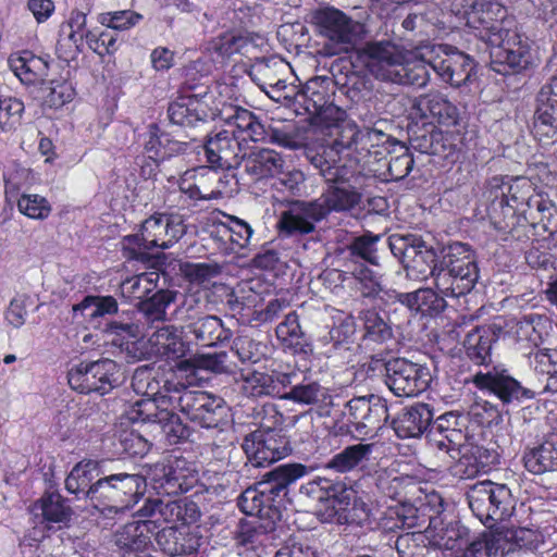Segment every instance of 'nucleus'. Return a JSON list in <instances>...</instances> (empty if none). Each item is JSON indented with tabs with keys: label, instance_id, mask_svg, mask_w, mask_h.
<instances>
[{
	"label": "nucleus",
	"instance_id": "4d7b16f0",
	"mask_svg": "<svg viewBox=\"0 0 557 557\" xmlns=\"http://www.w3.org/2000/svg\"><path fill=\"white\" fill-rule=\"evenodd\" d=\"M275 332L277 339L285 348H289L294 352L301 350L304 332L296 312L288 313L285 320L276 326Z\"/></svg>",
	"mask_w": 557,
	"mask_h": 557
},
{
	"label": "nucleus",
	"instance_id": "b1692460",
	"mask_svg": "<svg viewBox=\"0 0 557 557\" xmlns=\"http://www.w3.org/2000/svg\"><path fill=\"white\" fill-rule=\"evenodd\" d=\"M156 540L160 548L171 556L193 554L201 544L198 530L188 523L163 528L157 533Z\"/></svg>",
	"mask_w": 557,
	"mask_h": 557
},
{
	"label": "nucleus",
	"instance_id": "052dcab7",
	"mask_svg": "<svg viewBox=\"0 0 557 557\" xmlns=\"http://www.w3.org/2000/svg\"><path fill=\"white\" fill-rule=\"evenodd\" d=\"M240 375L243 379L242 388L250 397L273 395L277 392L273 377L264 372L252 371Z\"/></svg>",
	"mask_w": 557,
	"mask_h": 557
},
{
	"label": "nucleus",
	"instance_id": "ddd939ff",
	"mask_svg": "<svg viewBox=\"0 0 557 557\" xmlns=\"http://www.w3.org/2000/svg\"><path fill=\"white\" fill-rule=\"evenodd\" d=\"M473 383L480 389H487L494 394L504 405H519L533 399L537 394L535 388L522 386L503 367H493L485 373L478 372L473 376Z\"/></svg>",
	"mask_w": 557,
	"mask_h": 557
},
{
	"label": "nucleus",
	"instance_id": "423d86ee",
	"mask_svg": "<svg viewBox=\"0 0 557 557\" xmlns=\"http://www.w3.org/2000/svg\"><path fill=\"white\" fill-rule=\"evenodd\" d=\"M314 18L325 39L319 51L323 57L347 53L360 38L362 25L338 9H322L315 13Z\"/></svg>",
	"mask_w": 557,
	"mask_h": 557
},
{
	"label": "nucleus",
	"instance_id": "bb28decb",
	"mask_svg": "<svg viewBox=\"0 0 557 557\" xmlns=\"http://www.w3.org/2000/svg\"><path fill=\"white\" fill-rule=\"evenodd\" d=\"M322 219V213L313 201L297 202L281 214L278 227L286 235L309 234Z\"/></svg>",
	"mask_w": 557,
	"mask_h": 557
},
{
	"label": "nucleus",
	"instance_id": "680f3d73",
	"mask_svg": "<svg viewBox=\"0 0 557 557\" xmlns=\"http://www.w3.org/2000/svg\"><path fill=\"white\" fill-rule=\"evenodd\" d=\"M165 381H171L165 379ZM132 386L137 394L144 396V398H157L168 394L164 389V380H158L153 376L151 371L148 370H136Z\"/></svg>",
	"mask_w": 557,
	"mask_h": 557
},
{
	"label": "nucleus",
	"instance_id": "6ab92c4d",
	"mask_svg": "<svg viewBox=\"0 0 557 557\" xmlns=\"http://www.w3.org/2000/svg\"><path fill=\"white\" fill-rule=\"evenodd\" d=\"M205 151L211 168L215 169L236 168L245 159L239 139L231 129H222L209 137Z\"/></svg>",
	"mask_w": 557,
	"mask_h": 557
},
{
	"label": "nucleus",
	"instance_id": "dca6fc26",
	"mask_svg": "<svg viewBox=\"0 0 557 557\" xmlns=\"http://www.w3.org/2000/svg\"><path fill=\"white\" fill-rule=\"evenodd\" d=\"M165 392L161 397L141 398L132 405L127 418L132 422L160 423L170 419L171 409H177V381H164Z\"/></svg>",
	"mask_w": 557,
	"mask_h": 557
},
{
	"label": "nucleus",
	"instance_id": "4468645a",
	"mask_svg": "<svg viewBox=\"0 0 557 557\" xmlns=\"http://www.w3.org/2000/svg\"><path fill=\"white\" fill-rule=\"evenodd\" d=\"M151 481L160 494L177 495L193 487L197 481V472L185 458L174 457L166 463H157L153 467Z\"/></svg>",
	"mask_w": 557,
	"mask_h": 557
},
{
	"label": "nucleus",
	"instance_id": "6e6d98bb",
	"mask_svg": "<svg viewBox=\"0 0 557 557\" xmlns=\"http://www.w3.org/2000/svg\"><path fill=\"white\" fill-rule=\"evenodd\" d=\"M364 329V339L374 343H385L393 337V330L388 322L375 310H364L361 313Z\"/></svg>",
	"mask_w": 557,
	"mask_h": 557
},
{
	"label": "nucleus",
	"instance_id": "5fc2aeb1",
	"mask_svg": "<svg viewBox=\"0 0 557 557\" xmlns=\"http://www.w3.org/2000/svg\"><path fill=\"white\" fill-rule=\"evenodd\" d=\"M74 313L90 320L117 312V302L112 296H87L83 301L73 306Z\"/></svg>",
	"mask_w": 557,
	"mask_h": 557
},
{
	"label": "nucleus",
	"instance_id": "c03bdc74",
	"mask_svg": "<svg viewBox=\"0 0 557 557\" xmlns=\"http://www.w3.org/2000/svg\"><path fill=\"white\" fill-rule=\"evenodd\" d=\"M98 462L91 459L76 463L65 479V488L71 494H83L86 498L87 491L94 484L97 476Z\"/></svg>",
	"mask_w": 557,
	"mask_h": 557
},
{
	"label": "nucleus",
	"instance_id": "20e7f679",
	"mask_svg": "<svg viewBox=\"0 0 557 557\" xmlns=\"http://www.w3.org/2000/svg\"><path fill=\"white\" fill-rule=\"evenodd\" d=\"M146 486L140 474L116 473L98 479L87 491L86 499L101 512L131 508Z\"/></svg>",
	"mask_w": 557,
	"mask_h": 557
},
{
	"label": "nucleus",
	"instance_id": "2f4dec72",
	"mask_svg": "<svg viewBox=\"0 0 557 557\" xmlns=\"http://www.w3.org/2000/svg\"><path fill=\"white\" fill-rule=\"evenodd\" d=\"M9 65L25 85H41L48 75V63L27 50L12 54L9 58Z\"/></svg>",
	"mask_w": 557,
	"mask_h": 557
},
{
	"label": "nucleus",
	"instance_id": "f8f14e48",
	"mask_svg": "<svg viewBox=\"0 0 557 557\" xmlns=\"http://www.w3.org/2000/svg\"><path fill=\"white\" fill-rule=\"evenodd\" d=\"M502 42H492L490 46L492 69L500 74L508 70L520 71L533 63L529 39L518 33L517 25L507 36H502Z\"/></svg>",
	"mask_w": 557,
	"mask_h": 557
},
{
	"label": "nucleus",
	"instance_id": "ea45409f",
	"mask_svg": "<svg viewBox=\"0 0 557 557\" xmlns=\"http://www.w3.org/2000/svg\"><path fill=\"white\" fill-rule=\"evenodd\" d=\"M152 532L148 520H137L125 524L115 533V544L126 550L140 552L150 544Z\"/></svg>",
	"mask_w": 557,
	"mask_h": 557
},
{
	"label": "nucleus",
	"instance_id": "de8ad7c7",
	"mask_svg": "<svg viewBox=\"0 0 557 557\" xmlns=\"http://www.w3.org/2000/svg\"><path fill=\"white\" fill-rule=\"evenodd\" d=\"M357 281V289L363 297L380 298L385 302H395V298H388L387 293H397L392 289H384L381 285L380 277L367 267L360 265L351 272Z\"/></svg>",
	"mask_w": 557,
	"mask_h": 557
},
{
	"label": "nucleus",
	"instance_id": "338daca9",
	"mask_svg": "<svg viewBox=\"0 0 557 557\" xmlns=\"http://www.w3.org/2000/svg\"><path fill=\"white\" fill-rule=\"evenodd\" d=\"M301 492L310 496L312 499L324 500L330 498H338L339 493L344 492L341 483H334L325 478H317L301 486Z\"/></svg>",
	"mask_w": 557,
	"mask_h": 557
},
{
	"label": "nucleus",
	"instance_id": "9d476101",
	"mask_svg": "<svg viewBox=\"0 0 557 557\" xmlns=\"http://www.w3.org/2000/svg\"><path fill=\"white\" fill-rule=\"evenodd\" d=\"M385 383L396 396L413 397L424 392L431 382L426 367L395 358L385 364Z\"/></svg>",
	"mask_w": 557,
	"mask_h": 557
},
{
	"label": "nucleus",
	"instance_id": "aec40b11",
	"mask_svg": "<svg viewBox=\"0 0 557 557\" xmlns=\"http://www.w3.org/2000/svg\"><path fill=\"white\" fill-rule=\"evenodd\" d=\"M412 113L430 123L455 126L459 121V110L440 91H430L416 98Z\"/></svg>",
	"mask_w": 557,
	"mask_h": 557
},
{
	"label": "nucleus",
	"instance_id": "5701e85b",
	"mask_svg": "<svg viewBox=\"0 0 557 557\" xmlns=\"http://www.w3.org/2000/svg\"><path fill=\"white\" fill-rule=\"evenodd\" d=\"M275 528V522L249 520L239 523L235 536L238 555L245 557H262L265 546L270 541V532Z\"/></svg>",
	"mask_w": 557,
	"mask_h": 557
},
{
	"label": "nucleus",
	"instance_id": "f257e3e1",
	"mask_svg": "<svg viewBox=\"0 0 557 557\" xmlns=\"http://www.w3.org/2000/svg\"><path fill=\"white\" fill-rule=\"evenodd\" d=\"M357 55L376 79L419 88L430 82L428 66L453 87L466 84L474 69L468 54L449 45H425L407 50L391 40L368 41L358 49Z\"/></svg>",
	"mask_w": 557,
	"mask_h": 557
},
{
	"label": "nucleus",
	"instance_id": "13d9d810",
	"mask_svg": "<svg viewBox=\"0 0 557 557\" xmlns=\"http://www.w3.org/2000/svg\"><path fill=\"white\" fill-rule=\"evenodd\" d=\"M16 205L18 212L32 220H47L52 212L49 200L38 194H22L16 199Z\"/></svg>",
	"mask_w": 557,
	"mask_h": 557
},
{
	"label": "nucleus",
	"instance_id": "0e129e2a",
	"mask_svg": "<svg viewBox=\"0 0 557 557\" xmlns=\"http://www.w3.org/2000/svg\"><path fill=\"white\" fill-rule=\"evenodd\" d=\"M221 119L226 123L227 129L245 135L249 125H251L255 114L244 108L237 106H224L220 111Z\"/></svg>",
	"mask_w": 557,
	"mask_h": 557
},
{
	"label": "nucleus",
	"instance_id": "7c9ffc66",
	"mask_svg": "<svg viewBox=\"0 0 557 557\" xmlns=\"http://www.w3.org/2000/svg\"><path fill=\"white\" fill-rule=\"evenodd\" d=\"M218 178L215 172L207 168L186 171L180 180V190L190 200H210L220 197L219 190L211 189L208 183Z\"/></svg>",
	"mask_w": 557,
	"mask_h": 557
},
{
	"label": "nucleus",
	"instance_id": "72a5a7b5",
	"mask_svg": "<svg viewBox=\"0 0 557 557\" xmlns=\"http://www.w3.org/2000/svg\"><path fill=\"white\" fill-rule=\"evenodd\" d=\"M523 460L527 470L534 474L557 471V430L550 432L540 446L525 453Z\"/></svg>",
	"mask_w": 557,
	"mask_h": 557
},
{
	"label": "nucleus",
	"instance_id": "39448f33",
	"mask_svg": "<svg viewBox=\"0 0 557 557\" xmlns=\"http://www.w3.org/2000/svg\"><path fill=\"white\" fill-rule=\"evenodd\" d=\"M468 504L474 516L484 524L508 519L516 507L511 490L490 480L476 482L467 492Z\"/></svg>",
	"mask_w": 557,
	"mask_h": 557
},
{
	"label": "nucleus",
	"instance_id": "603ef678",
	"mask_svg": "<svg viewBox=\"0 0 557 557\" xmlns=\"http://www.w3.org/2000/svg\"><path fill=\"white\" fill-rule=\"evenodd\" d=\"M286 69V64L276 58L259 59L249 70L250 78L263 90Z\"/></svg>",
	"mask_w": 557,
	"mask_h": 557
},
{
	"label": "nucleus",
	"instance_id": "8fccbe9b",
	"mask_svg": "<svg viewBox=\"0 0 557 557\" xmlns=\"http://www.w3.org/2000/svg\"><path fill=\"white\" fill-rule=\"evenodd\" d=\"M159 274L156 272H145L126 278L121 284L122 295L129 300H145L158 285Z\"/></svg>",
	"mask_w": 557,
	"mask_h": 557
},
{
	"label": "nucleus",
	"instance_id": "a19ab883",
	"mask_svg": "<svg viewBox=\"0 0 557 557\" xmlns=\"http://www.w3.org/2000/svg\"><path fill=\"white\" fill-rule=\"evenodd\" d=\"M201 103L194 96H181L169 104L168 116L172 124L194 126L203 120Z\"/></svg>",
	"mask_w": 557,
	"mask_h": 557
},
{
	"label": "nucleus",
	"instance_id": "9b49d317",
	"mask_svg": "<svg viewBox=\"0 0 557 557\" xmlns=\"http://www.w3.org/2000/svg\"><path fill=\"white\" fill-rule=\"evenodd\" d=\"M185 234V225L180 216L154 214L144 221L140 235L126 237L129 244L134 243L144 249H168Z\"/></svg>",
	"mask_w": 557,
	"mask_h": 557
},
{
	"label": "nucleus",
	"instance_id": "69168bd1",
	"mask_svg": "<svg viewBox=\"0 0 557 557\" xmlns=\"http://www.w3.org/2000/svg\"><path fill=\"white\" fill-rule=\"evenodd\" d=\"M143 20V15L132 10H120L101 13L98 22L114 30H127L136 26Z\"/></svg>",
	"mask_w": 557,
	"mask_h": 557
},
{
	"label": "nucleus",
	"instance_id": "37998d69",
	"mask_svg": "<svg viewBox=\"0 0 557 557\" xmlns=\"http://www.w3.org/2000/svg\"><path fill=\"white\" fill-rule=\"evenodd\" d=\"M339 153H336L330 145L323 147L322 152H318L311 157L312 165L319 170L324 180L329 182H343L349 170L346 165L337 164Z\"/></svg>",
	"mask_w": 557,
	"mask_h": 557
},
{
	"label": "nucleus",
	"instance_id": "f704fd0d",
	"mask_svg": "<svg viewBox=\"0 0 557 557\" xmlns=\"http://www.w3.org/2000/svg\"><path fill=\"white\" fill-rule=\"evenodd\" d=\"M186 145L184 143L173 140L168 134L162 133L157 124H150L148 126L144 150L147 157L154 163L182 153Z\"/></svg>",
	"mask_w": 557,
	"mask_h": 557
},
{
	"label": "nucleus",
	"instance_id": "bf43d9fd",
	"mask_svg": "<svg viewBox=\"0 0 557 557\" xmlns=\"http://www.w3.org/2000/svg\"><path fill=\"white\" fill-rule=\"evenodd\" d=\"M42 102L50 108H59L74 98V88L66 81H50L40 87Z\"/></svg>",
	"mask_w": 557,
	"mask_h": 557
},
{
	"label": "nucleus",
	"instance_id": "79ce46f5",
	"mask_svg": "<svg viewBox=\"0 0 557 557\" xmlns=\"http://www.w3.org/2000/svg\"><path fill=\"white\" fill-rule=\"evenodd\" d=\"M371 453V444L359 443L350 445L335 454L327 461L325 468L338 473H347L355 470L363 461L368 460Z\"/></svg>",
	"mask_w": 557,
	"mask_h": 557
},
{
	"label": "nucleus",
	"instance_id": "58836bf2",
	"mask_svg": "<svg viewBox=\"0 0 557 557\" xmlns=\"http://www.w3.org/2000/svg\"><path fill=\"white\" fill-rule=\"evenodd\" d=\"M534 372L537 375L539 393H556L557 392V351L556 350H537L533 357Z\"/></svg>",
	"mask_w": 557,
	"mask_h": 557
},
{
	"label": "nucleus",
	"instance_id": "393cba45",
	"mask_svg": "<svg viewBox=\"0 0 557 557\" xmlns=\"http://www.w3.org/2000/svg\"><path fill=\"white\" fill-rule=\"evenodd\" d=\"M459 455L456 471L461 478L470 479L488 472L497 462V454L468 440L456 450Z\"/></svg>",
	"mask_w": 557,
	"mask_h": 557
},
{
	"label": "nucleus",
	"instance_id": "774afa93",
	"mask_svg": "<svg viewBox=\"0 0 557 557\" xmlns=\"http://www.w3.org/2000/svg\"><path fill=\"white\" fill-rule=\"evenodd\" d=\"M530 189L531 183L524 178L517 177L511 183L507 182L505 206L513 210H520V207L525 203L531 208Z\"/></svg>",
	"mask_w": 557,
	"mask_h": 557
},
{
	"label": "nucleus",
	"instance_id": "473e14b6",
	"mask_svg": "<svg viewBox=\"0 0 557 557\" xmlns=\"http://www.w3.org/2000/svg\"><path fill=\"white\" fill-rule=\"evenodd\" d=\"M244 160L246 172L256 180L273 177L281 173L285 165L282 154L268 148L253 150Z\"/></svg>",
	"mask_w": 557,
	"mask_h": 557
},
{
	"label": "nucleus",
	"instance_id": "f03ea898",
	"mask_svg": "<svg viewBox=\"0 0 557 557\" xmlns=\"http://www.w3.org/2000/svg\"><path fill=\"white\" fill-rule=\"evenodd\" d=\"M392 253L404 264L409 276L424 280L431 275L437 290L460 297L470 293L479 280V268L471 249L462 243L450 245L440 260L421 237L394 234L388 238Z\"/></svg>",
	"mask_w": 557,
	"mask_h": 557
},
{
	"label": "nucleus",
	"instance_id": "412c9836",
	"mask_svg": "<svg viewBox=\"0 0 557 557\" xmlns=\"http://www.w3.org/2000/svg\"><path fill=\"white\" fill-rule=\"evenodd\" d=\"M141 517L149 518L148 522L153 525L160 522H182L189 523L198 517L196 505L187 504L183 500H166L160 498H149L138 510Z\"/></svg>",
	"mask_w": 557,
	"mask_h": 557
},
{
	"label": "nucleus",
	"instance_id": "1a4fd4ad",
	"mask_svg": "<svg viewBox=\"0 0 557 557\" xmlns=\"http://www.w3.org/2000/svg\"><path fill=\"white\" fill-rule=\"evenodd\" d=\"M119 368L111 359L92 362H79L72 367L67 374L70 386L79 393H109L117 384Z\"/></svg>",
	"mask_w": 557,
	"mask_h": 557
},
{
	"label": "nucleus",
	"instance_id": "09e8293b",
	"mask_svg": "<svg viewBox=\"0 0 557 557\" xmlns=\"http://www.w3.org/2000/svg\"><path fill=\"white\" fill-rule=\"evenodd\" d=\"M533 127L540 140L557 139V104L537 101Z\"/></svg>",
	"mask_w": 557,
	"mask_h": 557
},
{
	"label": "nucleus",
	"instance_id": "c85d7f7f",
	"mask_svg": "<svg viewBox=\"0 0 557 557\" xmlns=\"http://www.w3.org/2000/svg\"><path fill=\"white\" fill-rule=\"evenodd\" d=\"M435 293L432 288H419L412 293H387L388 298H395L411 311L423 314H437L444 311L447 304L445 298H456L455 296H445L440 290Z\"/></svg>",
	"mask_w": 557,
	"mask_h": 557
},
{
	"label": "nucleus",
	"instance_id": "a18cd8bd",
	"mask_svg": "<svg viewBox=\"0 0 557 557\" xmlns=\"http://www.w3.org/2000/svg\"><path fill=\"white\" fill-rule=\"evenodd\" d=\"M282 398L301 405L331 404L329 389L315 381L294 385Z\"/></svg>",
	"mask_w": 557,
	"mask_h": 557
},
{
	"label": "nucleus",
	"instance_id": "3c124183",
	"mask_svg": "<svg viewBox=\"0 0 557 557\" xmlns=\"http://www.w3.org/2000/svg\"><path fill=\"white\" fill-rule=\"evenodd\" d=\"M251 40L248 36L235 33H224L212 39L208 45V50L215 53L219 58H230L235 53H245Z\"/></svg>",
	"mask_w": 557,
	"mask_h": 557
},
{
	"label": "nucleus",
	"instance_id": "c756f323",
	"mask_svg": "<svg viewBox=\"0 0 557 557\" xmlns=\"http://www.w3.org/2000/svg\"><path fill=\"white\" fill-rule=\"evenodd\" d=\"M332 134L336 135L331 144H329L336 153L344 150H367L369 144L373 140H380L384 135L382 132L371 128L358 129L356 125L346 124L344 126L335 125Z\"/></svg>",
	"mask_w": 557,
	"mask_h": 557
},
{
	"label": "nucleus",
	"instance_id": "6e6552de",
	"mask_svg": "<svg viewBox=\"0 0 557 557\" xmlns=\"http://www.w3.org/2000/svg\"><path fill=\"white\" fill-rule=\"evenodd\" d=\"M177 409L191 422L201 428H216L224 419L225 408L222 398L202 391L188 389L177 381Z\"/></svg>",
	"mask_w": 557,
	"mask_h": 557
},
{
	"label": "nucleus",
	"instance_id": "7ed1b4c3",
	"mask_svg": "<svg viewBox=\"0 0 557 557\" xmlns=\"http://www.w3.org/2000/svg\"><path fill=\"white\" fill-rule=\"evenodd\" d=\"M308 473L301 463H286L265 472L253 487L246 488L238 497L237 505L247 516H256L253 520L276 522L280 508L276 497L286 493L288 485Z\"/></svg>",
	"mask_w": 557,
	"mask_h": 557
},
{
	"label": "nucleus",
	"instance_id": "e433bc0d",
	"mask_svg": "<svg viewBox=\"0 0 557 557\" xmlns=\"http://www.w3.org/2000/svg\"><path fill=\"white\" fill-rule=\"evenodd\" d=\"M36 516L40 515L48 524L67 523L71 520L72 509L66 499L58 492L45 493L33 506Z\"/></svg>",
	"mask_w": 557,
	"mask_h": 557
},
{
	"label": "nucleus",
	"instance_id": "cd10ccee",
	"mask_svg": "<svg viewBox=\"0 0 557 557\" xmlns=\"http://www.w3.org/2000/svg\"><path fill=\"white\" fill-rule=\"evenodd\" d=\"M349 174L343 182H332L322 195L313 202L320 209L322 218L324 219L330 212L348 211L356 207L361 199L360 194L350 185L347 184Z\"/></svg>",
	"mask_w": 557,
	"mask_h": 557
},
{
	"label": "nucleus",
	"instance_id": "c9c22d12",
	"mask_svg": "<svg viewBox=\"0 0 557 557\" xmlns=\"http://www.w3.org/2000/svg\"><path fill=\"white\" fill-rule=\"evenodd\" d=\"M330 86V78L322 76L313 77L296 94L295 99L308 113L314 115L331 100Z\"/></svg>",
	"mask_w": 557,
	"mask_h": 557
},
{
	"label": "nucleus",
	"instance_id": "f3484780",
	"mask_svg": "<svg viewBox=\"0 0 557 557\" xmlns=\"http://www.w3.org/2000/svg\"><path fill=\"white\" fill-rule=\"evenodd\" d=\"M144 348L149 358L175 361L185 357L188 344L183 339V332L178 327L162 325L147 335Z\"/></svg>",
	"mask_w": 557,
	"mask_h": 557
},
{
	"label": "nucleus",
	"instance_id": "e2e57ef3",
	"mask_svg": "<svg viewBox=\"0 0 557 557\" xmlns=\"http://www.w3.org/2000/svg\"><path fill=\"white\" fill-rule=\"evenodd\" d=\"M25 106L14 97L0 98V128L4 132L16 129L21 123Z\"/></svg>",
	"mask_w": 557,
	"mask_h": 557
},
{
	"label": "nucleus",
	"instance_id": "4c0bfd02",
	"mask_svg": "<svg viewBox=\"0 0 557 557\" xmlns=\"http://www.w3.org/2000/svg\"><path fill=\"white\" fill-rule=\"evenodd\" d=\"M198 344L207 347L215 346L230 338L231 332L215 315H205L187 324Z\"/></svg>",
	"mask_w": 557,
	"mask_h": 557
},
{
	"label": "nucleus",
	"instance_id": "0eeeda50",
	"mask_svg": "<svg viewBox=\"0 0 557 557\" xmlns=\"http://www.w3.org/2000/svg\"><path fill=\"white\" fill-rule=\"evenodd\" d=\"M466 23L479 32V36L488 45L502 42L508 32L513 30L517 22L507 9L490 0H467Z\"/></svg>",
	"mask_w": 557,
	"mask_h": 557
},
{
	"label": "nucleus",
	"instance_id": "a878e982",
	"mask_svg": "<svg viewBox=\"0 0 557 557\" xmlns=\"http://www.w3.org/2000/svg\"><path fill=\"white\" fill-rule=\"evenodd\" d=\"M433 421V410L426 404L417 403L404 408L392 425L396 435L400 438H417L421 436Z\"/></svg>",
	"mask_w": 557,
	"mask_h": 557
},
{
	"label": "nucleus",
	"instance_id": "864d4df0",
	"mask_svg": "<svg viewBox=\"0 0 557 557\" xmlns=\"http://www.w3.org/2000/svg\"><path fill=\"white\" fill-rule=\"evenodd\" d=\"M3 180L5 186V197L8 200H14L21 188L29 186L34 182L32 171L22 164L12 161L3 172Z\"/></svg>",
	"mask_w": 557,
	"mask_h": 557
},
{
	"label": "nucleus",
	"instance_id": "4be33fe9",
	"mask_svg": "<svg viewBox=\"0 0 557 557\" xmlns=\"http://www.w3.org/2000/svg\"><path fill=\"white\" fill-rule=\"evenodd\" d=\"M272 432L257 430L246 435L243 449L253 467H263L286 456V448Z\"/></svg>",
	"mask_w": 557,
	"mask_h": 557
},
{
	"label": "nucleus",
	"instance_id": "a211bd4d",
	"mask_svg": "<svg viewBox=\"0 0 557 557\" xmlns=\"http://www.w3.org/2000/svg\"><path fill=\"white\" fill-rule=\"evenodd\" d=\"M349 420L357 430H366L364 434L381 429L388 419L387 405L379 396L356 397L346 404Z\"/></svg>",
	"mask_w": 557,
	"mask_h": 557
},
{
	"label": "nucleus",
	"instance_id": "49530a36",
	"mask_svg": "<svg viewBox=\"0 0 557 557\" xmlns=\"http://www.w3.org/2000/svg\"><path fill=\"white\" fill-rule=\"evenodd\" d=\"M176 295L177 293L173 290H158L139 302V311L147 322H164L168 320L166 309L175 301Z\"/></svg>",
	"mask_w": 557,
	"mask_h": 557
},
{
	"label": "nucleus",
	"instance_id": "2eb2a0df",
	"mask_svg": "<svg viewBox=\"0 0 557 557\" xmlns=\"http://www.w3.org/2000/svg\"><path fill=\"white\" fill-rule=\"evenodd\" d=\"M506 320L503 317H497L488 324L475 326L471 330L463 342L468 358L479 366L488 364L492 346L506 335Z\"/></svg>",
	"mask_w": 557,
	"mask_h": 557
}]
</instances>
